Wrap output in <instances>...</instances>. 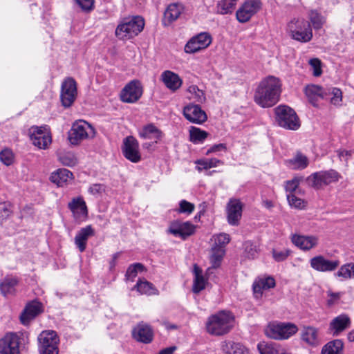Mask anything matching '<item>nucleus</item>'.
I'll use <instances>...</instances> for the list:
<instances>
[{"label":"nucleus","mask_w":354,"mask_h":354,"mask_svg":"<svg viewBox=\"0 0 354 354\" xmlns=\"http://www.w3.org/2000/svg\"><path fill=\"white\" fill-rule=\"evenodd\" d=\"M305 94L313 106H317L319 99L329 100L333 105H340L342 100V93L339 88H323L318 85H308L305 88Z\"/></svg>","instance_id":"nucleus-2"},{"label":"nucleus","mask_w":354,"mask_h":354,"mask_svg":"<svg viewBox=\"0 0 354 354\" xmlns=\"http://www.w3.org/2000/svg\"><path fill=\"white\" fill-rule=\"evenodd\" d=\"M0 160L6 165H10L13 161V153L11 150L6 149L0 152Z\"/></svg>","instance_id":"nucleus-52"},{"label":"nucleus","mask_w":354,"mask_h":354,"mask_svg":"<svg viewBox=\"0 0 354 354\" xmlns=\"http://www.w3.org/2000/svg\"><path fill=\"white\" fill-rule=\"evenodd\" d=\"M318 239L313 236L293 235L292 242L304 250H309L317 245Z\"/></svg>","instance_id":"nucleus-28"},{"label":"nucleus","mask_w":354,"mask_h":354,"mask_svg":"<svg viewBox=\"0 0 354 354\" xmlns=\"http://www.w3.org/2000/svg\"><path fill=\"white\" fill-rule=\"evenodd\" d=\"M17 283L15 279H5L0 284V290L1 293L6 296L12 294L15 292V287Z\"/></svg>","instance_id":"nucleus-43"},{"label":"nucleus","mask_w":354,"mask_h":354,"mask_svg":"<svg viewBox=\"0 0 354 354\" xmlns=\"http://www.w3.org/2000/svg\"><path fill=\"white\" fill-rule=\"evenodd\" d=\"M278 124L286 129L296 130L300 127L299 118L295 111L287 106H279L275 109Z\"/></svg>","instance_id":"nucleus-8"},{"label":"nucleus","mask_w":354,"mask_h":354,"mask_svg":"<svg viewBox=\"0 0 354 354\" xmlns=\"http://www.w3.org/2000/svg\"><path fill=\"white\" fill-rule=\"evenodd\" d=\"M348 339L350 342H354V330L348 333Z\"/></svg>","instance_id":"nucleus-64"},{"label":"nucleus","mask_w":354,"mask_h":354,"mask_svg":"<svg viewBox=\"0 0 354 354\" xmlns=\"http://www.w3.org/2000/svg\"><path fill=\"white\" fill-rule=\"evenodd\" d=\"M225 254V250L222 249L221 248H217V246H212L211 248V254H210V261L212 263V267L207 269V272L210 270L211 268H217L220 266L221 261Z\"/></svg>","instance_id":"nucleus-36"},{"label":"nucleus","mask_w":354,"mask_h":354,"mask_svg":"<svg viewBox=\"0 0 354 354\" xmlns=\"http://www.w3.org/2000/svg\"><path fill=\"white\" fill-rule=\"evenodd\" d=\"M298 327L292 323H270L265 329L266 336L274 339H286L295 335Z\"/></svg>","instance_id":"nucleus-6"},{"label":"nucleus","mask_w":354,"mask_h":354,"mask_svg":"<svg viewBox=\"0 0 354 354\" xmlns=\"http://www.w3.org/2000/svg\"><path fill=\"white\" fill-rule=\"evenodd\" d=\"M280 92V80L274 76H269L261 81L258 85L254 101L262 107L272 106L278 102Z\"/></svg>","instance_id":"nucleus-1"},{"label":"nucleus","mask_w":354,"mask_h":354,"mask_svg":"<svg viewBox=\"0 0 354 354\" xmlns=\"http://www.w3.org/2000/svg\"><path fill=\"white\" fill-rule=\"evenodd\" d=\"M338 260L330 261L326 259L323 256L319 255L310 259L311 267L319 272L333 271L339 266Z\"/></svg>","instance_id":"nucleus-21"},{"label":"nucleus","mask_w":354,"mask_h":354,"mask_svg":"<svg viewBox=\"0 0 354 354\" xmlns=\"http://www.w3.org/2000/svg\"><path fill=\"white\" fill-rule=\"evenodd\" d=\"M212 241H214L212 246H217V248L225 249L226 245L230 241V237L227 234L220 233L219 234L214 235Z\"/></svg>","instance_id":"nucleus-45"},{"label":"nucleus","mask_w":354,"mask_h":354,"mask_svg":"<svg viewBox=\"0 0 354 354\" xmlns=\"http://www.w3.org/2000/svg\"><path fill=\"white\" fill-rule=\"evenodd\" d=\"M226 149V145L225 144H217L212 146L210 149H209L207 151L206 154L208 155L210 153L219 151L221 150H225Z\"/></svg>","instance_id":"nucleus-61"},{"label":"nucleus","mask_w":354,"mask_h":354,"mask_svg":"<svg viewBox=\"0 0 354 354\" xmlns=\"http://www.w3.org/2000/svg\"><path fill=\"white\" fill-rule=\"evenodd\" d=\"M195 227L190 222H181L180 221H173L169 228V232L183 239L194 234Z\"/></svg>","instance_id":"nucleus-20"},{"label":"nucleus","mask_w":354,"mask_h":354,"mask_svg":"<svg viewBox=\"0 0 354 354\" xmlns=\"http://www.w3.org/2000/svg\"><path fill=\"white\" fill-rule=\"evenodd\" d=\"M160 80L163 82L165 86L172 92L178 90L183 84V80L180 76L177 73L169 70L162 73Z\"/></svg>","instance_id":"nucleus-22"},{"label":"nucleus","mask_w":354,"mask_h":354,"mask_svg":"<svg viewBox=\"0 0 354 354\" xmlns=\"http://www.w3.org/2000/svg\"><path fill=\"white\" fill-rule=\"evenodd\" d=\"M261 8L260 0H247L236 11L237 20L241 23L248 21Z\"/></svg>","instance_id":"nucleus-11"},{"label":"nucleus","mask_w":354,"mask_h":354,"mask_svg":"<svg viewBox=\"0 0 354 354\" xmlns=\"http://www.w3.org/2000/svg\"><path fill=\"white\" fill-rule=\"evenodd\" d=\"M341 178V175L335 170L322 171L311 174L306 178L307 184L315 189H322L324 186L337 182Z\"/></svg>","instance_id":"nucleus-7"},{"label":"nucleus","mask_w":354,"mask_h":354,"mask_svg":"<svg viewBox=\"0 0 354 354\" xmlns=\"http://www.w3.org/2000/svg\"><path fill=\"white\" fill-rule=\"evenodd\" d=\"M132 337L139 342L149 344L153 341V332L149 324L141 322L133 328Z\"/></svg>","instance_id":"nucleus-18"},{"label":"nucleus","mask_w":354,"mask_h":354,"mask_svg":"<svg viewBox=\"0 0 354 354\" xmlns=\"http://www.w3.org/2000/svg\"><path fill=\"white\" fill-rule=\"evenodd\" d=\"M236 0H222L218 4V12L221 15L232 13L235 9Z\"/></svg>","instance_id":"nucleus-41"},{"label":"nucleus","mask_w":354,"mask_h":354,"mask_svg":"<svg viewBox=\"0 0 354 354\" xmlns=\"http://www.w3.org/2000/svg\"><path fill=\"white\" fill-rule=\"evenodd\" d=\"M287 164L293 169H302L307 167L308 159L301 152H297L295 157L287 161Z\"/></svg>","instance_id":"nucleus-35"},{"label":"nucleus","mask_w":354,"mask_h":354,"mask_svg":"<svg viewBox=\"0 0 354 354\" xmlns=\"http://www.w3.org/2000/svg\"><path fill=\"white\" fill-rule=\"evenodd\" d=\"M57 155L59 160L66 166L73 167L77 162L75 156L72 152H66L62 150H59L57 152Z\"/></svg>","instance_id":"nucleus-38"},{"label":"nucleus","mask_w":354,"mask_h":354,"mask_svg":"<svg viewBox=\"0 0 354 354\" xmlns=\"http://www.w3.org/2000/svg\"><path fill=\"white\" fill-rule=\"evenodd\" d=\"M41 305L38 302H32L28 304L20 316V320L24 325H27L37 315L41 312Z\"/></svg>","instance_id":"nucleus-27"},{"label":"nucleus","mask_w":354,"mask_h":354,"mask_svg":"<svg viewBox=\"0 0 354 354\" xmlns=\"http://www.w3.org/2000/svg\"><path fill=\"white\" fill-rule=\"evenodd\" d=\"M196 163L202 167H198V170H201L202 169H207L212 167H217L219 164H223V162L216 158H211L207 160H198Z\"/></svg>","instance_id":"nucleus-48"},{"label":"nucleus","mask_w":354,"mask_h":354,"mask_svg":"<svg viewBox=\"0 0 354 354\" xmlns=\"http://www.w3.org/2000/svg\"><path fill=\"white\" fill-rule=\"evenodd\" d=\"M335 274L337 277H342L345 279L354 277V263H349L342 266Z\"/></svg>","instance_id":"nucleus-44"},{"label":"nucleus","mask_w":354,"mask_h":354,"mask_svg":"<svg viewBox=\"0 0 354 354\" xmlns=\"http://www.w3.org/2000/svg\"><path fill=\"white\" fill-rule=\"evenodd\" d=\"M77 95V84L72 77L64 80L61 86L60 99L63 106L68 108L72 106Z\"/></svg>","instance_id":"nucleus-9"},{"label":"nucleus","mask_w":354,"mask_h":354,"mask_svg":"<svg viewBox=\"0 0 354 354\" xmlns=\"http://www.w3.org/2000/svg\"><path fill=\"white\" fill-rule=\"evenodd\" d=\"M243 204L240 200L231 198L226 206L227 219L230 225L237 226L239 225L242 216Z\"/></svg>","instance_id":"nucleus-13"},{"label":"nucleus","mask_w":354,"mask_h":354,"mask_svg":"<svg viewBox=\"0 0 354 354\" xmlns=\"http://www.w3.org/2000/svg\"><path fill=\"white\" fill-rule=\"evenodd\" d=\"M194 280L192 289L194 293H198L205 289L207 279L204 278L202 274V270L196 264L194 266Z\"/></svg>","instance_id":"nucleus-33"},{"label":"nucleus","mask_w":354,"mask_h":354,"mask_svg":"<svg viewBox=\"0 0 354 354\" xmlns=\"http://www.w3.org/2000/svg\"><path fill=\"white\" fill-rule=\"evenodd\" d=\"M244 251L248 258H254L257 253V246L251 241H245L243 245Z\"/></svg>","instance_id":"nucleus-53"},{"label":"nucleus","mask_w":354,"mask_h":354,"mask_svg":"<svg viewBox=\"0 0 354 354\" xmlns=\"http://www.w3.org/2000/svg\"><path fill=\"white\" fill-rule=\"evenodd\" d=\"M301 338L311 346H316L321 342L319 328L311 326H304L302 328Z\"/></svg>","instance_id":"nucleus-23"},{"label":"nucleus","mask_w":354,"mask_h":354,"mask_svg":"<svg viewBox=\"0 0 354 354\" xmlns=\"http://www.w3.org/2000/svg\"><path fill=\"white\" fill-rule=\"evenodd\" d=\"M179 212L190 214L194 209V204L187 202L185 200H183L180 202Z\"/></svg>","instance_id":"nucleus-56"},{"label":"nucleus","mask_w":354,"mask_h":354,"mask_svg":"<svg viewBox=\"0 0 354 354\" xmlns=\"http://www.w3.org/2000/svg\"><path fill=\"white\" fill-rule=\"evenodd\" d=\"M351 323L349 317L346 314H342L332 319L329 324V330L334 336H337L349 328Z\"/></svg>","instance_id":"nucleus-24"},{"label":"nucleus","mask_w":354,"mask_h":354,"mask_svg":"<svg viewBox=\"0 0 354 354\" xmlns=\"http://www.w3.org/2000/svg\"><path fill=\"white\" fill-rule=\"evenodd\" d=\"M240 345L231 342H223L222 343V350L227 354H238L236 349L239 348Z\"/></svg>","instance_id":"nucleus-51"},{"label":"nucleus","mask_w":354,"mask_h":354,"mask_svg":"<svg viewBox=\"0 0 354 354\" xmlns=\"http://www.w3.org/2000/svg\"><path fill=\"white\" fill-rule=\"evenodd\" d=\"M343 348L344 344L341 339H334L322 347L321 354H342Z\"/></svg>","instance_id":"nucleus-34"},{"label":"nucleus","mask_w":354,"mask_h":354,"mask_svg":"<svg viewBox=\"0 0 354 354\" xmlns=\"http://www.w3.org/2000/svg\"><path fill=\"white\" fill-rule=\"evenodd\" d=\"M207 132L197 127H192L189 130L190 141L194 143L203 142L207 138Z\"/></svg>","instance_id":"nucleus-40"},{"label":"nucleus","mask_w":354,"mask_h":354,"mask_svg":"<svg viewBox=\"0 0 354 354\" xmlns=\"http://www.w3.org/2000/svg\"><path fill=\"white\" fill-rule=\"evenodd\" d=\"M183 114L189 121L201 124L207 120V115L199 105L189 104L183 109Z\"/></svg>","instance_id":"nucleus-19"},{"label":"nucleus","mask_w":354,"mask_h":354,"mask_svg":"<svg viewBox=\"0 0 354 354\" xmlns=\"http://www.w3.org/2000/svg\"><path fill=\"white\" fill-rule=\"evenodd\" d=\"M288 28L290 37L300 42H308L313 38L310 23L304 19H294L290 21Z\"/></svg>","instance_id":"nucleus-5"},{"label":"nucleus","mask_w":354,"mask_h":354,"mask_svg":"<svg viewBox=\"0 0 354 354\" xmlns=\"http://www.w3.org/2000/svg\"><path fill=\"white\" fill-rule=\"evenodd\" d=\"M310 65L313 68V75L315 77H319L321 75L322 71L321 68V62L317 58H313L310 59L309 61Z\"/></svg>","instance_id":"nucleus-54"},{"label":"nucleus","mask_w":354,"mask_h":354,"mask_svg":"<svg viewBox=\"0 0 354 354\" xmlns=\"http://www.w3.org/2000/svg\"><path fill=\"white\" fill-rule=\"evenodd\" d=\"M91 129V126L86 122L80 121L73 124L68 133V140L72 145H77L88 136L87 129Z\"/></svg>","instance_id":"nucleus-17"},{"label":"nucleus","mask_w":354,"mask_h":354,"mask_svg":"<svg viewBox=\"0 0 354 354\" xmlns=\"http://www.w3.org/2000/svg\"><path fill=\"white\" fill-rule=\"evenodd\" d=\"M288 203L290 206L297 209H303L306 207V202L293 194H290L287 196Z\"/></svg>","instance_id":"nucleus-49"},{"label":"nucleus","mask_w":354,"mask_h":354,"mask_svg":"<svg viewBox=\"0 0 354 354\" xmlns=\"http://www.w3.org/2000/svg\"><path fill=\"white\" fill-rule=\"evenodd\" d=\"M142 17L136 16L122 19L115 29V35L120 39H129L138 35L144 28Z\"/></svg>","instance_id":"nucleus-3"},{"label":"nucleus","mask_w":354,"mask_h":354,"mask_svg":"<svg viewBox=\"0 0 354 354\" xmlns=\"http://www.w3.org/2000/svg\"><path fill=\"white\" fill-rule=\"evenodd\" d=\"M77 3L84 11H90L93 8V0H75Z\"/></svg>","instance_id":"nucleus-57"},{"label":"nucleus","mask_w":354,"mask_h":354,"mask_svg":"<svg viewBox=\"0 0 354 354\" xmlns=\"http://www.w3.org/2000/svg\"><path fill=\"white\" fill-rule=\"evenodd\" d=\"M140 294L145 295H154L157 293V290L154 288L153 285L147 281L139 280L136 285L134 286Z\"/></svg>","instance_id":"nucleus-39"},{"label":"nucleus","mask_w":354,"mask_h":354,"mask_svg":"<svg viewBox=\"0 0 354 354\" xmlns=\"http://www.w3.org/2000/svg\"><path fill=\"white\" fill-rule=\"evenodd\" d=\"M291 251L288 249L283 250H278L276 249L272 250V257L276 261L280 262L286 260L290 254Z\"/></svg>","instance_id":"nucleus-50"},{"label":"nucleus","mask_w":354,"mask_h":354,"mask_svg":"<svg viewBox=\"0 0 354 354\" xmlns=\"http://www.w3.org/2000/svg\"><path fill=\"white\" fill-rule=\"evenodd\" d=\"M95 234V231L91 225L82 228L75 237V243L80 252L86 249V242L89 237Z\"/></svg>","instance_id":"nucleus-29"},{"label":"nucleus","mask_w":354,"mask_h":354,"mask_svg":"<svg viewBox=\"0 0 354 354\" xmlns=\"http://www.w3.org/2000/svg\"><path fill=\"white\" fill-rule=\"evenodd\" d=\"M10 214L11 211L8 205H6V204L0 205V217L6 218L10 215Z\"/></svg>","instance_id":"nucleus-60"},{"label":"nucleus","mask_w":354,"mask_h":354,"mask_svg":"<svg viewBox=\"0 0 354 354\" xmlns=\"http://www.w3.org/2000/svg\"><path fill=\"white\" fill-rule=\"evenodd\" d=\"M301 179H302L301 177H300V178L295 177L293 179H292L291 180L287 181L286 185V190L287 192H290L291 193L293 192L294 191H295L296 189L298 187Z\"/></svg>","instance_id":"nucleus-55"},{"label":"nucleus","mask_w":354,"mask_h":354,"mask_svg":"<svg viewBox=\"0 0 354 354\" xmlns=\"http://www.w3.org/2000/svg\"><path fill=\"white\" fill-rule=\"evenodd\" d=\"M328 296H330L331 297V299L328 301V304H330V305L333 303L334 300L339 299L340 297L339 293H333V292H329L328 293Z\"/></svg>","instance_id":"nucleus-63"},{"label":"nucleus","mask_w":354,"mask_h":354,"mask_svg":"<svg viewBox=\"0 0 354 354\" xmlns=\"http://www.w3.org/2000/svg\"><path fill=\"white\" fill-rule=\"evenodd\" d=\"M233 317L229 313L221 312L211 316L206 324L207 332L213 335H223L232 328Z\"/></svg>","instance_id":"nucleus-4"},{"label":"nucleus","mask_w":354,"mask_h":354,"mask_svg":"<svg viewBox=\"0 0 354 354\" xmlns=\"http://www.w3.org/2000/svg\"><path fill=\"white\" fill-rule=\"evenodd\" d=\"M39 347L51 346L58 348L59 342L56 332L53 330H45L40 333L38 337Z\"/></svg>","instance_id":"nucleus-30"},{"label":"nucleus","mask_w":354,"mask_h":354,"mask_svg":"<svg viewBox=\"0 0 354 354\" xmlns=\"http://www.w3.org/2000/svg\"><path fill=\"white\" fill-rule=\"evenodd\" d=\"M145 269L144 266L140 263H136L129 266L125 277L127 280L133 281L137 276L138 272H142Z\"/></svg>","instance_id":"nucleus-46"},{"label":"nucleus","mask_w":354,"mask_h":354,"mask_svg":"<svg viewBox=\"0 0 354 354\" xmlns=\"http://www.w3.org/2000/svg\"><path fill=\"white\" fill-rule=\"evenodd\" d=\"M73 178V174L66 169H59L50 176V180L59 187L64 186Z\"/></svg>","instance_id":"nucleus-32"},{"label":"nucleus","mask_w":354,"mask_h":354,"mask_svg":"<svg viewBox=\"0 0 354 354\" xmlns=\"http://www.w3.org/2000/svg\"><path fill=\"white\" fill-rule=\"evenodd\" d=\"M88 190L92 194H100L105 191V186L102 184H93Z\"/></svg>","instance_id":"nucleus-58"},{"label":"nucleus","mask_w":354,"mask_h":354,"mask_svg":"<svg viewBox=\"0 0 354 354\" xmlns=\"http://www.w3.org/2000/svg\"><path fill=\"white\" fill-rule=\"evenodd\" d=\"M51 346H45V347H39V351L41 354H58L59 349L58 348H53Z\"/></svg>","instance_id":"nucleus-59"},{"label":"nucleus","mask_w":354,"mask_h":354,"mask_svg":"<svg viewBox=\"0 0 354 354\" xmlns=\"http://www.w3.org/2000/svg\"><path fill=\"white\" fill-rule=\"evenodd\" d=\"M184 8L182 4L174 3L169 5L164 12L162 24L164 26H169L176 21L181 15Z\"/></svg>","instance_id":"nucleus-25"},{"label":"nucleus","mask_w":354,"mask_h":354,"mask_svg":"<svg viewBox=\"0 0 354 354\" xmlns=\"http://www.w3.org/2000/svg\"><path fill=\"white\" fill-rule=\"evenodd\" d=\"M176 350V346H170L161 350L158 354H173Z\"/></svg>","instance_id":"nucleus-62"},{"label":"nucleus","mask_w":354,"mask_h":354,"mask_svg":"<svg viewBox=\"0 0 354 354\" xmlns=\"http://www.w3.org/2000/svg\"><path fill=\"white\" fill-rule=\"evenodd\" d=\"M188 91L192 94L190 98L200 103L205 102V96L203 91L202 90H200L196 86H190L188 88Z\"/></svg>","instance_id":"nucleus-47"},{"label":"nucleus","mask_w":354,"mask_h":354,"mask_svg":"<svg viewBox=\"0 0 354 354\" xmlns=\"http://www.w3.org/2000/svg\"><path fill=\"white\" fill-rule=\"evenodd\" d=\"M68 206L75 218L80 219L87 216V207L82 198H73Z\"/></svg>","instance_id":"nucleus-26"},{"label":"nucleus","mask_w":354,"mask_h":354,"mask_svg":"<svg viewBox=\"0 0 354 354\" xmlns=\"http://www.w3.org/2000/svg\"><path fill=\"white\" fill-rule=\"evenodd\" d=\"M162 132L153 124H149L143 127L140 136L143 139L152 140V143H157L162 137Z\"/></svg>","instance_id":"nucleus-31"},{"label":"nucleus","mask_w":354,"mask_h":354,"mask_svg":"<svg viewBox=\"0 0 354 354\" xmlns=\"http://www.w3.org/2000/svg\"><path fill=\"white\" fill-rule=\"evenodd\" d=\"M142 95V87L138 80H132L122 90L120 99L126 103L137 102Z\"/></svg>","instance_id":"nucleus-10"},{"label":"nucleus","mask_w":354,"mask_h":354,"mask_svg":"<svg viewBox=\"0 0 354 354\" xmlns=\"http://www.w3.org/2000/svg\"><path fill=\"white\" fill-rule=\"evenodd\" d=\"M212 42V37L207 33H201L192 37L185 45V51L187 53H194L208 47Z\"/></svg>","instance_id":"nucleus-16"},{"label":"nucleus","mask_w":354,"mask_h":354,"mask_svg":"<svg viewBox=\"0 0 354 354\" xmlns=\"http://www.w3.org/2000/svg\"><path fill=\"white\" fill-rule=\"evenodd\" d=\"M275 286V281L272 277H268L256 280L253 283L254 293H261L263 290L269 289Z\"/></svg>","instance_id":"nucleus-37"},{"label":"nucleus","mask_w":354,"mask_h":354,"mask_svg":"<svg viewBox=\"0 0 354 354\" xmlns=\"http://www.w3.org/2000/svg\"><path fill=\"white\" fill-rule=\"evenodd\" d=\"M29 133L32 144L39 149H45L51 143L50 134L43 127H32Z\"/></svg>","instance_id":"nucleus-12"},{"label":"nucleus","mask_w":354,"mask_h":354,"mask_svg":"<svg viewBox=\"0 0 354 354\" xmlns=\"http://www.w3.org/2000/svg\"><path fill=\"white\" fill-rule=\"evenodd\" d=\"M310 21L315 30H319L326 22V19L316 10H311L309 14Z\"/></svg>","instance_id":"nucleus-42"},{"label":"nucleus","mask_w":354,"mask_h":354,"mask_svg":"<svg viewBox=\"0 0 354 354\" xmlns=\"http://www.w3.org/2000/svg\"><path fill=\"white\" fill-rule=\"evenodd\" d=\"M122 151L124 157L132 162H138L141 160L138 142L133 136L124 138Z\"/></svg>","instance_id":"nucleus-15"},{"label":"nucleus","mask_w":354,"mask_h":354,"mask_svg":"<svg viewBox=\"0 0 354 354\" xmlns=\"http://www.w3.org/2000/svg\"><path fill=\"white\" fill-rule=\"evenodd\" d=\"M19 338L12 333L0 339V354H19Z\"/></svg>","instance_id":"nucleus-14"}]
</instances>
